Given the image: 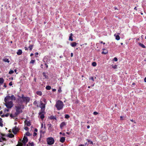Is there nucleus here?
Wrapping results in <instances>:
<instances>
[{
    "label": "nucleus",
    "mask_w": 146,
    "mask_h": 146,
    "mask_svg": "<svg viewBox=\"0 0 146 146\" xmlns=\"http://www.w3.org/2000/svg\"><path fill=\"white\" fill-rule=\"evenodd\" d=\"M65 117L66 119H68L70 117V116L68 114H66L65 115Z\"/></svg>",
    "instance_id": "nucleus-34"
},
{
    "label": "nucleus",
    "mask_w": 146,
    "mask_h": 146,
    "mask_svg": "<svg viewBox=\"0 0 146 146\" xmlns=\"http://www.w3.org/2000/svg\"><path fill=\"white\" fill-rule=\"evenodd\" d=\"M97 64L95 62H93L92 63V65L93 66H96Z\"/></svg>",
    "instance_id": "nucleus-32"
},
{
    "label": "nucleus",
    "mask_w": 146,
    "mask_h": 146,
    "mask_svg": "<svg viewBox=\"0 0 146 146\" xmlns=\"http://www.w3.org/2000/svg\"><path fill=\"white\" fill-rule=\"evenodd\" d=\"M1 116L2 117H4L5 116V115L3 114V115H1Z\"/></svg>",
    "instance_id": "nucleus-58"
},
{
    "label": "nucleus",
    "mask_w": 146,
    "mask_h": 146,
    "mask_svg": "<svg viewBox=\"0 0 146 146\" xmlns=\"http://www.w3.org/2000/svg\"><path fill=\"white\" fill-rule=\"evenodd\" d=\"M28 140L27 137L26 136H24L23 139V140L22 141L24 144H25L28 141Z\"/></svg>",
    "instance_id": "nucleus-8"
},
{
    "label": "nucleus",
    "mask_w": 146,
    "mask_h": 146,
    "mask_svg": "<svg viewBox=\"0 0 146 146\" xmlns=\"http://www.w3.org/2000/svg\"><path fill=\"white\" fill-rule=\"evenodd\" d=\"M45 129H46V127L45 126H44V127L43 128V129L42 130H40V134H44L45 133Z\"/></svg>",
    "instance_id": "nucleus-10"
},
{
    "label": "nucleus",
    "mask_w": 146,
    "mask_h": 146,
    "mask_svg": "<svg viewBox=\"0 0 146 146\" xmlns=\"http://www.w3.org/2000/svg\"><path fill=\"white\" fill-rule=\"evenodd\" d=\"M37 135V133L36 132H35L33 133V136L35 137Z\"/></svg>",
    "instance_id": "nucleus-48"
},
{
    "label": "nucleus",
    "mask_w": 146,
    "mask_h": 146,
    "mask_svg": "<svg viewBox=\"0 0 146 146\" xmlns=\"http://www.w3.org/2000/svg\"><path fill=\"white\" fill-rule=\"evenodd\" d=\"M58 92L59 93L61 92H62V90L61 89V88L60 87H59L58 90Z\"/></svg>",
    "instance_id": "nucleus-41"
},
{
    "label": "nucleus",
    "mask_w": 146,
    "mask_h": 146,
    "mask_svg": "<svg viewBox=\"0 0 146 146\" xmlns=\"http://www.w3.org/2000/svg\"><path fill=\"white\" fill-rule=\"evenodd\" d=\"M4 104L8 109L11 108L13 106V102L12 101L5 102Z\"/></svg>",
    "instance_id": "nucleus-5"
},
{
    "label": "nucleus",
    "mask_w": 146,
    "mask_h": 146,
    "mask_svg": "<svg viewBox=\"0 0 146 146\" xmlns=\"http://www.w3.org/2000/svg\"><path fill=\"white\" fill-rule=\"evenodd\" d=\"M73 35L72 33H71L70 34V36L69 37V40H71V41H72L73 40V39L72 38Z\"/></svg>",
    "instance_id": "nucleus-16"
},
{
    "label": "nucleus",
    "mask_w": 146,
    "mask_h": 146,
    "mask_svg": "<svg viewBox=\"0 0 146 146\" xmlns=\"http://www.w3.org/2000/svg\"><path fill=\"white\" fill-rule=\"evenodd\" d=\"M14 135L12 133H9L8 135V137L10 138H13L14 137Z\"/></svg>",
    "instance_id": "nucleus-21"
},
{
    "label": "nucleus",
    "mask_w": 146,
    "mask_h": 146,
    "mask_svg": "<svg viewBox=\"0 0 146 146\" xmlns=\"http://www.w3.org/2000/svg\"><path fill=\"white\" fill-rule=\"evenodd\" d=\"M1 140H2V141H5L6 140V139L5 138L3 137H1Z\"/></svg>",
    "instance_id": "nucleus-44"
},
{
    "label": "nucleus",
    "mask_w": 146,
    "mask_h": 146,
    "mask_svg": "<svg viewBox=\"0 0 146 146\" xmlns=\"http://www.w3.org/2000/svg\"><path fill=\"white\" fill-rule=\"evenodd\" d=\"M9 115V114L8 113H7L5 115V116L6 117H7Z\"/></svg>",
    "instance_id": "nucleus-49"
},
{
    "label": "nucleus",
    "mask_w": 146,
    "mask_h": 146,
    "mask_svg": "<svg viewBox=\"0 0 146 146\" xmlns=\"http://www.w3.org/2000/svg\"><path fill=\"white\" fill-rule=\"evenodd\" d=\"M2 113H3V111H0V115H1Z\"/></svg>",
    "instance_id": "nucleus-59"
},
{
    "label": "nucleus",
    "mask_w": 146,
    "mask_h": 146,
    "mask_svg": "<svg viewBox=\"0 0 146 146\" xmlns=\"http://www.w3.org/2000/svg\"><path fill=\"white\" fill-rule=\"evenodd\" d=\"M14 72V71L13 70H10V71H9V74H11L13 73Z\"/></svg>",
    "instance_id": "nucleus-33"
},
{
    "label": "nucleus",
    "mask_w": 146,
    "mask_h": 146,
    "mask_svg": "<svg viewBox=\"0 0 146 146\" xmlns=\"http://www.w3.org/2000/svg\"><path fill=\"white\" fill-rule=\"evenodd\" d=\"M36 94L37 95L40 96H41L42 95V92L40 91H37L36 92Z\"/></svg>",
    "instance_id": "nucleus-19"
},
{
    "label": "nucleus",
    "mask_w": 146,
    "mask_h": 146,
    "mask_svg": "<svg viewBox=\"0 0 146 146\" xmlns=\"http://www.w3.org/2000/svg\"><path fill=\"white\" fill-rule=\"evenodd\" d=\"M33 45H31L29 46V48L30 51L31 50L33 49Z\"/></svg>",
    "instance_id": "nucleus-29"
},
{
    "label": "nucleus",
    "mask_w": 146,
    "mask_h": 146,
    "mask_svg": "<svg viewBox=\"0 0 146 146\" xmlns=\"http://www.w3.org/2000/svg\"><path fill=\"white\" fill-rule=\"evenodd\" d=\"M23 144L21 143H18V144L16 146H23Z\"/></svg>",
    "instance_id": "nucleus-37"
},
{
    "label": "nucleus",
    "mask_w": 146,
    "mask_h": 146,
    "mask_svg": "<svg viewBox=\"0 0 146 146\" xmlns=\"http://www.w3.org/2000/svg\"><path fill=\"white\" fill-rule=\"evenodd\" d=\"M10 117H12V118H13L14 117V116L12 114H11L10 115Z\"/></svg>",
    "instance_id": "nucleus-50"
},
{
    "label": "nucleus",
    "mask_w": 146,
    "mask_h": 146,
    "mask_svg": "<svg viewBox=\"0 0 146 146\" xmlns=\"http://www.w3.org/2000/svg\"><path fill=\"white\" fill-rule=\"evenodd\" d=\"M40 118L42 119H43L44 117V114H42V113H41V114H40Z\"/></svg>",
    "instance_id": "nucleus-27"
},
{
    "label": "nucleus",
    "mask_w": 146,
    "mask_h": 146,
    "mask_svg": "<svg viewBox=\"0 0 146 146\" xmlns=\"http://www.w3.org/2000/svg\"><path fill=\"white\" fill-rule=\"evenodd\" d=\"M103 50H105V51H103L102 52V54H106L107 53H108V51L106 50L105 49H103Z\"/></svg>",
    "instance_id": "nucleus-24"
},
{
    "label": "nucleus",
    "mask_w": 146,
    "mask_h": 146,
    "mask_svg": "<svg viewBox=\"0 0 146 146\" xmlns=\"http://www.w3.org/2000/svg\"><path fill=\"white\" fill-rule=\"evenodd\" d=\"M138 44L142 48H146V46L143 44L139 42L138 43Z\"/></svg>",
    "instance_id": "nucleus-15"
},
{
    "label": "nucleus",
    "mask_w": 146,
    "mask_h": 146,
    "mask_svg": "<svg viewBox=\"0 0 146 146\" xmlns=\"http://www.w3.org/2000/svg\"><path fill=\"white\" fill-rule=\"evenodd\" d=\"M3 60L4 62H7L8 63H9V59L7 58H5V59H3Z\"/></svg>",
    "instance_id": "nucleus-28"
},
{
    "label": "nucleus",
    "mask_w": 146,
    "mask_h": 146,
    "mask_svg": "<svg viewBox=\"0 0 146 146\" xmlns=\"http://www.w3.org/2000/svg\"><path fill=\"white\" fill-rule=\"evenodd\" d=\"M47 141L48 144L52 145L54 143V141L53 138L52 137H49L47 138Z\"/></svg>",
    "instance_id": "nucleus-6"
},
{
    "label": "nucleus",
    "mask_w": 146,
    "mask_h": 146,
    "mask_svg": "<svg viewBox=\"0 0 146 146\" xmlns=\"http://www.w3.org/2000/svg\"><path fill=\"white\" fill-rule=\"evenodd\" d=\"M117 58L116 57H115L113 58V60L115 61H117Z\"/></svg>",
    "instance_id": "nucleus-43"
},
{
    "label": "nucleus",
    "mask_w": 146,
    "mask_h": 146,
    "mask_svg": "<svg viewBox=\"0 0 146 146\" xmlns=\"http://www.w3.org/2000/svg\"><path fill=\"white\" fill-rule=\"evenodd\" d=\"M25 123L27 126H30L31 125L30 122L27 121L26 120L25 121Z\"/></svg>",
    "instance_id": "nucleus-14"
},
{
    "label": "nucleus",
    "mask_w": 146,
    "mask_h": 146,
    "mask_svg": "<svg viewBox=\"0 0 146 146\" xmlns=\"http://www.w3.org/2000/svg\"><path fill=\"white\" fill-rule=\"evenodd\" d=\"M3 87H5V88H6V87H7V86L5 84H4V85L3 86Z\"/></svg>",
    "instance_id": "nucleus-62"
},
{
    "label": "nucleus",
    "mask_w": 146,
    "mask_h": 146,
    "mask_svg": "<svg viewBox=\"0 0 146 146\" xmlns=\"http://www.w3.org/2000/svg\"><path fill=\"white\" fill-rule=\"evenodd\" d=\"M98 112H96V111H94L93 113V114L94 115H96L98 114Z\"/></svg>",
    "instance_id": "nucleus-45"
},
{
    "label": "nucleus",
    "mask_w": 146,
    "mask_h": 146,
    "mask_svg": "<svg viewBox=\"0 0 146 146\" xmlns=\"http://www.w3.org/2000/svg\"><path fill=\"white\" fill-rule=\"evenodd\" d=\"M87 141H88V143H89L90 144H93V143L92 141H90V140H89L88 139H87Z\"/></svg>",
    "instance_id": "nucleus-35"
},
{
    "label": "nucleus",
    "mask_w": 146,
    "mask_h": 146,
    "mask_svg": "<svg viewBox=\"0 0 146 146\" xmlns=\"http://www.w3.org/2000/svg\"><path fill=\"white\" fill-rule=\"evenodd\" d=\"M9 85L10 86H11L12 85V82H9Z\"/></svg>",
    "instance_id": "nucleus-51"
},
{
    "label": "nucleus",
    "mask_w": 146,
    "mask_h": 146,
    "mask_svg": "<svg viewBox=\"0 0 146 146\" xmlns=\"http://www.w3.org/2000/svg\"><path fill=\"white\" fill-rule=\"evenodd\" d=\"M35 60H31L30 62V63L33 64L35 62Z\"/></svg>",
    "instance_id": "nucleus-38"
},
{
    "label": "nucleus",
    "mask_w": 146,
    "mask_h": 146,
    "mask_svg": "<svg viewBox=\"0 0 146 146\" xmlns=\"http://www.w3.org/2000/svg\"><path fill=\"white\" fill-rule=\"evenodd\" d=\"M41 137H42V135H41V134H40V138L39 139V141H40V140L41 139Z\"/></svg>",
    "instance_id": "nucleus-55"
},
{
    "label": "nucleus",
    "mask_w": 146,
    "mask_h": 146,
    "mask_svg": "<svg viewBox=\"0 0 146 146\" xmlns=\"http://www.w3.org/2000/svg\"><path fill=\"white\" fill-rule=\"evenodd\" d=\"M38 131V130H37V129L36 128H35V132H37Z\"/></svg>",
    "instance_id": "nucleus-63"
},
{
    "label": "nucleus",
    "mask_w": 146,
    "mask_h": 146,
    "mask_svg": "<svg viewBox=\"0 0 146 146\" xmlns=\"http://www.w3.org/2000/svg\"><path fill=\"white\" fill-rule=\"evenodd\" d=\"M19 129L16 126L13 129V132L15 134H17V133L19 131Z\"/></svg>",
    "instance_id": "nucleus-7"
},
{
    "label": "nucleus",
    "mask_w": 146,
    "mask_h": 146,
    "mask_svg": "<svg viewBox=\"0 0 146 146\" xmlns=\"http://www.w3.org/2000/svg\"><path fill=\"white\" fill-rule=\"evenodd\" d=\"M37 104V102L35 101L34 102H33V104L35 105H36V104Z\"/></svg>",
    "instance_id": "nucleus-46"
},
{
    "label": "nucleus",
    "mask_w": 146,
    "mask_h": 146,
    "mask_svg": "<svg viewBox=\"0 0 146 146\" xmlns=\"http://www.w3.org/2000/svg\"><path fill=\"white\" fill-rule=\"evenodd\" d=\"M44 65L46 66V68H48V65H47V64H46V63H45L44 64Z\"/></svg>",
    "instance_id": "nucleus-52"
},
{
    "label": "nucleus",
    "mask_w": 146,
    "mask_h": 146,
    "mask_svg": "<svg viewBox=\"0 0 146 146\" xmlns=\"http://www.w3.org/2000/svg\"><path fill=\"white\" fill-rule=\"evenodd\" d=\"M9 111V110L8 109H7L6 108H5V112L6 111L8 112Z\"/></svg>",
    "instance_id": "nucleus-47"
},
{
    "label": "nucleus",
    "mask_w": 146,
    "mask_h": 146,
    "mask_svg": "<svg viewBox=\"0 0 146 146\" xmlns=\"http://www.w3.org/2000/svg\"><path fill=\"white\" fill-rule=\"evenodd\" d=\"M19 98L18 100L19 102L22 104L23 102H26V103L29 102L30 100V98L29 97H25L24 94H22L21 96V97L19 95L18 96Z\"/></svg>",
    "instance_id": "nucleus-1"
},
{
    "label": "nucleus",
    "mask_w": 146,
    "mask_h": 146,
    "mask_svg": "<svg viewBox=\"0 0 146 146\" xmlns=\"http://www.w3.org/2000/svg\"><path fill=\"white\" fill-rule=\"evenodd\" d=\"M11 100H16V98L13 95H12L10 96Z\"/></svg>",
    "instance_id": "nucleus-18"
},
{
    "label": "nucleus",
    "mask_w": 146,
    "mask_h": 146,
    "mask_svg": "<svg viewBox=\"0 0 146 146\" xmlns=\"http://www.w3.org/2000/svg\"><path fill=\"white\" fill-rule=\"evenodd\" d=\"M46 89L48 90H49L51 89V87L49 86H47L46 87Z\"/></svg>",
    "instance_id": "nucleus-25"
},
{
    "label": "nucleus",
    "mask_w": 146,
    "mask_h": 146,
    "mask_svg": "<svg viewBox=\"0 0 146 146\" xmlns=\"http://www.w3.org/2000/svg\"><path fill=\"white\" fill-rule=\"evenodd\" d=\"M26 134L28 136H30L31 135L30 133L29 132H27L26 133Z\"/></svg>",
    "instance_id": "nucleus-39"
},
{
    "label": "nucleus",
    "mask_w": 146,
    "mask_h": 146,
    "mask_svg": "<svg viewBox=\"0 0 146 146\" xmlns=\"http://www.w3.org/2000/svg\"><path fill=\"white\" fill-rule=\"evenodd\" d=\"M123 117L122 116H121L120 117V120H122L123 119Z\"/></svg>",
    "instance_id": "nucleus-61"
},
{
    "label": "nucleus",
    "mask_w": 146,
    "mask_h": 146,
    "mask_svg": "<svg viewBox=\"0 0 146 146\" xmlns=\"http://www.w3.org/2000/svg\"><path fill=\"white\" fill-rule=\"evenodd\" d=\"M11 100L10 96H6L4 98V101L5 102H9V101Z\"/></svg>",
    "instance_id": "nucleus-9"
},
{
    "label": "nucleus",
    "mask_w": 146,
    "mask_h": 146,
    "mask_svg": "<svg viewBox=\"0 0 146 146\" xmlns=\"http://www.w3.org/2000/svg\"><path fill=\"white\" fill-rule=\"evenodd\" d=\"M73 54L72 53H71V57H72L73 56Z\"/></svg>",
    "instance_id": "nucleus-60"
},
{
    "label": "nucleus",
    "mask_w": 146,
    "mask_h": 146,
    "mask_svg": "<svg viewBox=\"0 0 146 146\" xmlns=\"http://www.w3.org/2000/svg\"><path fill=\"white\" fill-rule=\"evenodd\" d=\"M43 75L44 77L46 78H48V76L46 75L45 72H43Z\"/></svg>",
    "instance_id": "nucleus-31"
},
{
    "label": "nucleus",
    "mask_w": 146,
    "mask_h": 146,
    "mask_svg": "<svg viewBox=\"0 0 146 146\" xmlns=\"http://www.w3.org/2000/svg\"><path fill=\"white\" fill-rule=\"evenodd\" d=\"M0 120V126L3 127V124L2 123V119L1 118Z\"/></svg>",
    "instance_id": "nucleus-26"
},
{
    "label": "nucleus",
    "mask_w": 146,
    "mask_h": 146,
    "mask_svg": "<svg viewBox=\"0 0 146 146\" xmlns=\"http://www.w3.org/2000/svg\"><path fill=\"white\" fill-rule=\"evenodd\" d=\"M24 129L28 131L29 130V128L27 127H24Z\"/></svg>",
    "instance_id": "nucleus-42"
},
{
    "label": "nucleus",
    "mask_w": 146,
    "mask_h": 146,
    "mask_svg": "<svg viewBox=\"0 0 146 146\" xmlns=\"http://www.w3.org/2000/svg\"><path fill=\"white\" fill-rule=\"evenodd\" d=\"M29 144L30 145V146H33L34 145V143L33 142L29 143Z\"/></svg>",
    "instance_id": "nucleus-36"
},
{
    "label": "nucleus",
    "mask_w": 146,
    "mask_h": 146,
    "mask_svg": "<svg viewBox=\"0 0 146 146\" xmlns=\"http://www.w3.org/2000/svg\"><path fill=\"white\" fill-rule=\"evenodd\" d=\"M4 80L2 78H0V84H2L3 83Z\"/></svg>",
    "instance_id": "nucleus-22"
},
{
    "label": "nucleus",
    "mask_w": 146,
    "mask_h": 146,
    "mask_svg": "<svg viewBox=\"0 0 146 146\" xmlns=\"http://www.w3.org/2000/svg\"><path fill=\"white\" fill-rule=\"evenodd\" d=\"M51 120L52 119H56V118L54 116L51 115V116L49 118Z\"/></svg>",
    "instance_id": "nucleus-20"
},
{
    "label": "nucleus",
    "mask_w": 146,
    "mask_h": 146,
    "mask_svg": "<svg viewBox=\"0 0 146 146\" xmlns=\"http://www.w3.org/2000/svg\"><path fill=\"white\" fill-rule=\"evenodd\" d=\"M66 125V122L64 121L62 122L60 125V127L61 129Z\"/></svg>",
    "instance_id": "nucleus-11"
},
{
    "label": "nucleus",
    "mask_w": 146,
    "mask_h": 146,
    "mask_svg": "<svg viewBox=\"0 0 146 146\" xmlns=\"http://www.w3.org/2000/svg\"><path fill=\"white\" fill-rule=\"evenodd\" d=\"M117 65H115V66L113 67V68H114V69L116 68H117Z\"/></svg>",
    "instance_id": "nucleus-53"
},
{
    "label": "nucleus",
    "mask_w": 146,
    "mask_h": 146,
    "mask_svg": "<svg viewBox=\"0 0 146 146\" xmlns=\"http://www.w3.org/2000/svg\"><path fill=\"white\" fill-rule=\"evenodd\" d=\"M43 123H42L41 124V128H43Z\"/></svg>",
    "instance_id": "nucleus-54"
},
{
    "label": "nucleus",
    "mask_w": 146,
    "mask_h": 146,
    "mask_svg": "<svg viewBox=\"0 0 146 146\" xmlns=\"http://www.w3.org/2000/svg\"><path fill=\"white\" fill-rule=\"evenodd\" d=\"M48 129H50L52 128V125L51 124H48Z\"/></svg>",
    "instance_id": "nucleus-30"
},
{
    "label": "nucleus",
    "mask_w": 146,
    "mask_h": 146,
    "mask_svg": "<svg viewBox=\"0 0 146 146\" xmlns=\"http://www.w3.org/2000/svg\"><path fill=\"white\" fill-rule=\"evenodd\" d=\"M22 50L21 49H19L18 50V51L17 52V53L18 55H20L22 54Z\"/></svg>",
    "instance_id": "nucleus-17"
},
{
    "label": "nucleus",
    "mask_w": 146,
    "mask_h": 146,
    "mask_svg": "<svg viewBox=\"0 0 146 146\" xmlns=\"http://www.w3.org/2000/svg\"><path fill=\"white\" fill-rule=\"evenodd\" d=\"M114 36H115V39L117 40H119L120 39V37L119 35H117L115 36V34L114 35Z\"/></svg>",
    "instance_id": "nucleus-23"
},
{
    "label": "nucleus",
    "mask_w": 146,
    "mask_h": 146,
    "mask_svg": "<svg viewBox=\"0 0 146 146\" xmlns=\"http://www.w3.org/2000/svg\"><path fill=\"white\" fill-rule=\"evenodd\" d=\"M40 106L41 108L40 112L38 113L39 115L41 114L44 112L45 108V104H44L42 101L40 102Z\"/></svg>",
    "instance_id": "nucleus-4"
},
{
    "label": "nucleus",
    "mask_w": 146,
    "mask_h": 146,
    "mask_svg": "<svg viewBox=\"0 0 146 146\" xmlns=\"http://www.w3.org/2000/svg\"><path fill=\"white\" fill-rule=\"evenodd\" d=\"M100 42L101 43H103L104 44H105V42H103V41H100Z\"/></svg>",
    "instance_id": "nucleus-57"
},
{
    "label": "nucleus",
    "mask_w": 146,
    "mask_h": 146,
    "mask_svg": "<svg viewBox=\"0 0 146 146\" xmlns=\"http://www.w3.org/2000/svg\"><path fill=\"white\" fill-rule=\"evenodd\" d=\"M65 137H62L60 138V142L63 143L65 141Z\"/></svg>",
    "instance_id": "nucleus-13"
},
{
    "label": "nucleus",
    "mask_w": 146,
    "mask_h": 146,
    "mask_svg": "<svg viewBox=\"0 0 146 146\" xmlns=\"http://www.w3.org/2000/svg\"><path fill=\"white\" fill-rule=\"evenodd\" d=\"M77 44L78 43H77L76 42H73L71 43L70 45L72 47H75L76 46Z\"/></svg>",
    "instance_id": "nucleus-12"
},
{
    "label": "nucleus",
    "mask_w": 146,
    "mask_h": 146,
    "mask_svg": "<svg viewBox=\"0 0 146 146\" xmlns=\"http://www.w3.org/2000/svg\"><path fill=\"white\" fill-rule=\"evenodd\" d=\"M144 81L146 82V77H145L144 79Z\"/></svg>",
    "instance_id": "nucleus-64"
},
{
    "label": "nucleus",
    "mask_w": 146,
    "mask_h": 146,
    "mask_svg": "<svg viewBox=\"0 0 146 146\" xmlns=\"http://www.w3.org/2000/svg\"><path fill=\"white\" fill-rule=\"evenodd\" d=\"M55 106L58 110H60L63 108L64 104L62 102L59 100L56 102Z\"/></svg>",
    "instance_id": "nucleus-3"
},
{
    "label": "nucleus",
    "mask_w": 146,
    "mask_h": 146,
    "mask_svg": "<svg viewBox=\"0 0 146 146\" xmlns=\"http://www.w3.org/2000/svg\"><path fill=\"white\" fill-rule=\"evenodd\" d=\"M89 79L90 80H91L93 81H94V78L93 77H92V76L90 77L89 78Z\"/></svg>",
    "instance_id": "nucleus-40"
},
{
    "label": "nucleus",
    "mask_w": 146,
    "mask_h": 146,
    "mask_svg": "<svg viewBox=\"0 0 146 146\" xmlns=\"http://www.w3.org/2000/svg\"><path fill=\"white\" fill-rule=\"evenodd\" d=\"M86 145H85L83 144H81L79 145V146H85L86 145Z\"/></svg>",
    "instance_id": "nucleus-56"
},
{
    "label": "nucleus",
    "mask_w": 146,
    "mask_h": 146,
    "mask_svg": "<svg viewBox=\"0 0 146 146\" xmlns=\"http://www.w3.org/2000/svg\"><path fill=\"white\" fill-rule=\"evenodd\" d=\"M15 108H16V112L15 113V116H17L18 115L22 112V108H24V106L20 105L19 106H15Z\"/></svg>",
    "instance_id": "nucleus-2"
}]
</instances>
